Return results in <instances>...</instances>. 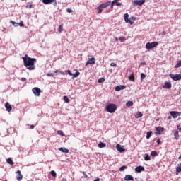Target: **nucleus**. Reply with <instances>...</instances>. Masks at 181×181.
Masks as SVG:
<instances>
[{"label":"nucleus","mask_w":181,"mask_h":181,"mask_svg":"<svg viewBox=\"0 0 181 181\" xmlns=\"http://www.w3.org/2000/svg\"><path fill=\"white\" fill-rule=\"evenodd\" d=\"M105 146H107L105 143L100 142L98 144V148H105Z\"/></svg>","instance_id":"26"},{"label":"nucleus","mask_w":181,"mask_h":181,"mask_svg":"<svg viewBox=\"0 0 181 181\" xmlns=\"http://www.w3.org/2000/svg\"><path fill=\"white\" fill-rule=\"evenodd\" d=\"M132 4L133 5H134V6H141V5H144V4H145V0H136L133 1Z\"/></svg>","instance_id":"8"},{"label":"nucleus","mask_w":181,"mask_h":181,"mask_svg":"<svg viewBox=\"0 0 181 181\" xmlns=\"http://www.w3.org/2000/svg\"><path fill=\"white\" fill-rule=\"evenodd\" d=\"M119 40H120V42H122L125 41L126 40L125 37H120L119 38Z\"/></svg>","instance_id":"43"},{"label":"nucleus","mask_w":181,"mask_h":181,"mask_svg":"<svg viewBox=\"0 0 181 181\" xmlns=\"http://www.w3.org/2000/svg\"><path fill=\"white\" fill-rule=\"evenodd\" d=\"M59 151H60V152H63L64 153H69V152H70V150H69V148H66L64 147L59 148Z\"/></svg>","instance_id":"19"},{"label":"nucleus","mask_w":181,"mask_h":181,"mask_svg":"<svg viewBox=\"0 0 181 181\" xmlns=\"http://www.w3.org/2000/svg\"><path fill=\"white\" fill-rule=\"evenodd\" d=\"M144 160H151V156L146 154L144 157Z\"/></svg>","instance_id":"39"},{"label":"nucleus","mask_w":181,"mask_h":181,"mask_svg":"<svg viewBox=\"0 0 181 181\" xmlns=\"http://www.w3.org/2000/svg\"><path fill=\"white\" fill-rule=\"evenodd\" d=\"M5 107L6 108V111H8V112H11L12 111V105L11 104H9V103H5Z\"/></svg>","instance_id":"15"},{"label":"nucleus","mask_w":181,"mask_h":181,"mask_svg":"<svg viewBox=\"0 0 181 181\" xmlns=\"http://www.w3.org/2000/svg\"><path fill=\"white\" fill-rule=\"evenodd\" d=\"M22 81H26V78H21Z\"/></svg>","instance_id":"53"},{"label":"nucleus","mask_w":181,"mask_h":181,"mask_svg":"<svg viewBox=\"0 0 181 181\" xmlns=\"http://www.w3.org/2000/svg\"><path fill=\"white\" fill-rule=\"evenodd\" d=\"M116 149L118 151V152H125V148H124V146H121L120 144H117Z\"/></svg>","instance_id":"12"},{"label":"nucleus","mask_w":181,"mask_h":181,"mask_svg":"<svg viewBox=\"0 0 181 181\" xmlns=\"http://www.w3.org/2000/svg\"><path fill=\"white\" fill-rule=\"evenodd\" d=\"M11 23H12V25H14L15 26H21V28H23L25 26V25L23 24V21H21L20 23H18L13 21H11Z\"/></svg>","instance_id":"14"},{"label":"nucleus","mask_w":181,"mask_h":181,"mask_svg":"<svg viewBox=\"0 0 181 181\" xmlns=\"http://www.w3.org/2000/svg\"><path fill=\"white\" fill-rule=\"evenodd\" d=\"M170 78H172L174 81H178L179 80L181 79V74H170Z\"/></svg>","instance_id":"5"},{"label":"nucleus","mask_w":181,"mask_h":181,"mask_svg":"<svg viewBox=\"0 0 181 181\" xmlns=\"http://www.w3.org/2000/svg\"><path fill=\"white\" fill-rule=\"evenodd\" d=\"M7 163H8V165H11V166H13L14 163L13 161L12 160V158H8L6 160Z\"/></svg>","instance_id":"24"},{"label":"nucleus","mask_w":181,"mask_h":181,"mask_svg":"<svg viewBox=\"0 0 181 181\" xmlns=\"http://www.w3.org/2000/svg\"><path fill=\"white\" fill-rule=\"evenodd\" d=\"M170 115H171V117H173V118L176 119L178 117H180L181 112H179L177 111H171V112H170Z\"/></svg>","instance_id":"6"},{"label":"nucleus","mask_w":181,"mask_h":181,"mask_svg":"<svg viewBox=\"0 0 181 181\" xmlns=\"http://www.w3.org/2000/svg\"><path fill=\"white\" fill-rule=\"evenodd\" d=\"M25 67L28 70H35V63H36V59L30 58L28 54L22 57Z\"/></svg>","instance_id":"1"},{"label":"nucleus","mask_w":181,"mask_h":181,"mask_svg":"<svg viewBox=\"0 0 181 181\" xmlns=\"http://www.w3.org/2000/svg\"><path fill=\"white\" fill-rule=\"evenodd\" d=\"M110 66H111V67H117V64H115V62H112L110 64Z\"/></svg>","instance_id":"45"},{"label":"nucleus","mask_w":181,"mask_h":181,"mask_svg":"<svg viewBox=\"0 0 181 181\" xmlns=\"http://www.w3.org/2000/svg\"><path fill=\"white\" fill-rule=\"evenodd\" d=\"M129 17V15L128 13H125L124 16V21L127 23H129L130 25H134V21H131L128 18Z\"/></svg>","instance_id":"9"},{"label":"nucleus","mask_w":181,"mask_h":181,"mask_svg":"<svg viewBox=\"0 0 181 181\" xmlns=\"http://www.w3.org/2000/svg\"><path fill=\"white\" fill-rule=\"evenodd\" d=\"M105 81V78H101L98 80V83H104Z\"/></svg>","instance_id":"38"},{"label":"nucleus","mask_w":181,"mask_h":181,"mask_svg":"<svg viewBox=\"0 0 181 181\" xmlns=\"http://www.w3.org/2000/svg\"><path fill=\"white\" fill-rule=\"evenodd\" d=\"M175 172H176L177 175H179V173H180V172H181V163L177 165Z\"/></svg>","instance_id":"22"},{"label":"nucleus","mask_w":181,"mask_h":181,"mask_svg":"<svg viewBox=\"0 0 181 181\" xmlns=\"http://www.w3.org/2000/svg\"><path fill=\"white\" fill-rule=\"evenodd\" d=\"M83 175H84V178L87 179V177H88V176L87 175V174L86 173V172L83 173Z\"/></svg>","instance_id":"47"},{"label":"nucleus","mask_w":181,"mask_h":181,"mask_svg":"<svg viewBox=\"0 0 181 181\" xmlns=\"http://www.w3.org/2000/svg\"><path fill=\"white\" fill-rule=\"evenodd\" d=\"M110 5H111V1H107L98 6L97 8L98 13H101L103 12V9H105V8H107Z\"/></svg>","instance_id":"2"},{"label":"nucleus","mask_w":181,"mask_h":181,"mask_svg":"<svg viewBox=\"0 0 181 181\" xmlns=\"http://www.w3.org/2000/svg\"><path fill=\"white\" fill-rule=\"evenodd\" d=\"M32 6H33L32 3H28V4L26 5L25 8H28V9H32Z\"/></svg>","instance_id":"36"},{"label":"nucleus","mask_w":181,"mask_h":181,"mask_svg":"<svg viewBox=\"0 0 181 181\" xmlns=\"http://www.w3.org/2000/svg\"><path fill=\"white\" fill-rule=\"evenodd\" d=\"M88 64H95V58L94 57L89 58L86 64V66H88Z\"/></svg>","instance_id":"11"},{"label":"nucleus","mask_w":181,"mask_h":181,"mask_svg":"<svg viewBox=\"0 0 181 181\" xmlns=\"http://www.w3.org/2000/svg\"><path fill=\"white\" fill-rule=\"evenodd\" d=\"M66 12H68V13H71L73 12V10H71L70 8H67Z\"/></svg>","instance_id":"46"},{"label":"nucleus","mask_w":181,"mask_h":181,"mask_svg":"<svg viewBox=\"0 0 181 181\" xmlns=\"http://www.w3.org/2000/svg\"><path fill=\"white\" fill-rule=\"evenodd\" d=\"M159 42H147L146 44V49H153V47H156V46H158Z\"/></svg>","instance_id":"4"},{"label":"nucleus","mask_w":181,"mask_h":181,"mask_svg":"<svg viewBox=\"0 0 181 181\" xmlns=\"http://www.w3.org/2000/svg\"><path fill=\"white\" fill-rule=\"evenodd\" d=\"M124 180H126V181H130V180L134 181V177L131 175H127L124 177Z\"/></svg>","instance_id":"20"},{"label":"nucleus","mask_w":181,"mask_h":181,"mask_svg":"<svg viewBox=\"0 0 181 181\" xmlns=\"http://www.w3.org/2000/svg\"><path fill=\"white\" fill-rule=\"evenodd\" d=\"M64 29H63V24L60 25L59 27V32H60V33H62V32H63Z\"/></svg>","instance_id":"41"},{"label":"nucleus","mask_w":181,"mask_h":181,"mask_svg":"<svg viewBox=\"0 0 181 181\" xmlns=\"http://www.w3.org/2000/svg\"><path fill=\"white\" fill-rule=\"evenodd\" d=\"M175 139H179V131H175L174 133Z\"/></svg>","instance_id":"27"},{"label":"nucleus","mask_w":181,"mask_h":181,"mask_svg":"<svg viewBox=\"0 0 181 181\" xmlns=\"http://www.w3.org/2000/svg\"><path fill=\"white\" fill-rule=\"evenodd\" d=\"M66 72L67 73V74H69V76H73V74L70 70H66Z\"/></svg>","instance_id":"44"},{"label":"nucleus","mask_w":181,"mask_h":181,"mask_svg":"<svg viewBox=\"0 0 181 181\" xmlns=\"http://www.w3.org/2000/svg\"><path fill=\"white\" fill-rule=\"evenodd\" d=\"M131 20H132V21H136V17H132V18H131Z\"/></svg>","instance_id":"50"},{"label":"nucleus","mask_w":181,"mask_h":181,"mask_svg":"<svg viewBox=\"0 0 181 181\" xmlns=\"http://www.w3.org/2000/svg\"><path fill=\"white\" fill-rule=\"evenodd\" d=\"M129 80L130 81H135V76H134V73L130 74V76H129Z\"/></svg>","instance_id":"25"},{"label":"nucleus","mask_w":181,"mask_h":181,"mask_svg":"<svg viewBox=\"0 0 181 181\" xmlns=\"http://www.w3.org/2000/svg\"><path fill=\"white\" fill-rule=\"evenodd\" d=\"M33 93L36 95V97H40V93H42V90L39 88H33Z\"/></svg>","instance_id":"7"},{"label":"nucleus","mask_w":181,"mask_h":181,"mask_svg":"<svg viewBox=\"0 0 181 181\" xmlns=\"http://www.w3.org/2000/svg\"><path fill=\"white\" fill-rule=\"evenodd\" d=\"M53 2H54L55 5H57V0H42V3L45 5H49V4H53Z\"/></svg>","instance_id":"10"},{"label":"nucleus","mask_w":181,"mask_h":181,"mask_svg":"<svg viewBox=\"0 0 181 181\" xmlns=\"http://www.w3.org/2000/svg\"><path fill=\"white\" fill-rule=\"evenodd\" d=\"M168 119H172V116H168Z\"/></svg>","instance_id":"54"},{"label":"nucleus","mask_w":181,"mask_h":181,"mask_svg":"<svg viewBox=\"0 0 181 181\" xmlns=\"http://www.w3.org/2000/svg\"><path fill=\"white\" fill-rule=\"evenodd\" d=\"M121 5H122V3H119L118 1L116 2L117 6H121Z\"/></svg>","instance_id":"48"},{"label":"nucleus","mask_w":181,"mask_h":181,"mask_svg":"<svg viewBox=\"0 0 181 181\" xmlns=\"http://www.w3.org/2000/svg\"><path fill=\"white\" fill-rule=\"evenodd\" d=\"M73 78H76V77H78L80 76V72L76 71L75 74H72Z\"/></svg>","instance_id":"30"},{"label":"nucleus","mask_w":181,"mask_h":181,"mask_svg":"<svg viewBox=\"0 0 181 181\" xmlns=\"http://www.w3.org/2000/svg\"><path fill=\"white\" fill-rule=\"evenodd\" d=\"M179 67H181V61H179V62L175 66V69H179Z\"/></svg>","instance_id":"37"},{"label":"nucleus","mask_w":181,"mask_h":181,"mask_svg":"<svg viewBox=\"0 0 181 181\" xmlns=\"http://www.w3.org/2000/svg\"><path fill=\"white\" fill-rule=\"evenodd\" d=\"M151 136H152V131H150V132H147L146 139H149V138H151Z\"/></svg>","instance_id":"29"},{"label":"nucleus","mask_w":181,"mask_h":181,"mask_svg":"<svg viewBox=\"0 0 181 181\" xmlns=\"http://www.w3.org/2000/svg\"><path fill=\"white\" fill-rule=\"evenodd\" d=\"M156 131H157V132H158V133L156 132V134L157 135H160V133L162 132V131H163V127H156Z\"/></svg>","instance_id":"21"},{"label":"nucleus","mask_w":181,"mask_h":181,"mask_svg":"<svg viewBox=\"0 0 181 181\" xmlns=\"http://www.w3.org/2000/svg\"><path fill=\"white\" fill-rule=\"evenodd\" d=\"M126 87L124 85L117 86L115 88V91H121V90H125Z\"/></svg>","instance_id":"18"},{"label":"nucleus","mask_w":181,"mask_h":181,"mask_svg":"<svg viewBox=\"0 0 181 181\" xmlns=\"http://www.w3.org/2000/svg\"><path fill=\"white\" fill-rule=\"evenodd\" d=\"M51 175L52 177H56L57 176V174L54 172V170H52Z\"/></svg>","instance_id":"35"},{"label":"nucleus","mask_w":181,"mask_h":181,"mask_svg":"<svg viewBox=\"0 0 181 181\" xmlns=\"http://www.w3.org/2000/svg\"><path fill=\"white\" fill-rule=\"evenodd\" d=\"M160 142H162V141H160L159 139H157V144L158 145H159V144H160Z\"/></svg>","instance_id":"49"},{"label":"nucleus","mask_w":181,"mask_h":181,"mask_svg":"<svg viewBox=\"0 0 181 181\" xmlns=\"http://www.w3.org/2000/svg\"><path fill=\"white\" fill-rule=\"evenodd\" d=\"M57 132L58 135H61V136H66V135H64V133L63 132L62 130H58Z\"/></svg>","instance_id":"28"},{"label":"nucleus","mask_w":181,"mask_h":181,"mask_svg":"<svg viewBox=\"0 0 181 181\" xmlns=\"http://www.w3.org/2000/svg\"><path fill=\"white\" fill-rule=\"evenodd\" d=\"M143 114L141 112H138L135 114V118H142Z\"/></svg>","instance_id":"23"},{"label":"nucleus","mask_w":181,"mask_h":181,"mask_svg":"<svg viewBox=\"0 0 181 181\" xmlns=\"http://www.w3.org/2000/svg\"><path fill=\"white\" fill-rule=\"evenodd\" d=\"M62 181H67L66 178H62Z\"/></svg>","instance_id":"56"},{"label":"nucleus","mask_w":181,"mask_h":181,"mask_svg":"<svg viewBox=\"0 0 181 181\" xmlns=\"http://www.w3.org/2000/svg\"><path fill=\"white\" fill-rule=\"evenodd\" d=\"M151 156H158V152L156 151H153L151 153Z\"/></svg>","instance_id":"34"},{"label":"nucleus","mask_w":181,"mask_h":181,"mask_svg":"<svg viewBox=\"0 0 181 181\" xmlns=\"http://www.w3.org/2000/svg\"><path fill=\"white\" fill-rule=\"evenodd\" d=\"M162 35L163 36H165V35H166V31H163Z\"/></svg>","instance_id":"52"},{"label":"nucleus","mask_w":181,"mask_h":181,"mask_svg":"<svg viewBox=\"0 0 181 181\" xmlns=\"http://www.w3.org/2000/svg\"><path fill=\"white\" fill-rule=\"evenodd\" d=\"M33 128H35V125H30V129H33Z\"/></svg>","instance_id":"51"},{"label":"nucleus","mask_w":181,"mask_h":181,"mask_svg":"<svg viewBox=\"0 0 181 181\" xmlns=\"http://www.w3.org/2000/svg\"><path fill=\"white\" fill-rule=\"evenodd\" d=\"M146 77V75H145L144 73L141 74V79L144 80Z\"/></svg>","instance_id":"42"},{"label":"nucleus","mask_w":181,"mask_h":181,"mask_svg":"<svg viewBox=\"0 0 181 181\" xmlns=\"http://www.w3.org/2000/svg\"><path fill=\"white\" fill-rule=\"evenodd\" d=\"M16 173L17 174V176H16L17 180L21 181L23 179V175H22V174L21 173V170H17Z\"/></svg>","instance_id":"13"},{"label":"nucleus","mask_w":181,"mask_h":181,"mask_svg":"<svg viewBox=\"0 0 181 181\" xmlns=\"http://www.w3.org/2000/svg\"><path fill=\"white\" fill-rule=\"evenodd\" d=\"M144 170H145V168H144L141 165H139L135 168V172H136L137 173H141V172H144Z\"/></svg>","instance_id":"16"},{"label":"nucleus","mask_w":181,"mask_h":181,"mask_svg":"<svg viewBox=\"0 0 181 181\" xmlns=\"http://www.w3.org/2000/svg\"><path fill=\"white\" fill-rule=\"evenodd\" d=\"M126 105L127 107H132V105H134V103L132 101H128L127 103H126Z\"/></svg>","instance_id":"32"},{"label":"nucleus","mask_w":181,"mask_h":181,"mask_svg":"<svg viewBox=\"0 0 181 181\" xmlns=\"http://www.w3.org/2000/svg\"><path fill=\"white\" fill-rule=\"evenodd\" d=\"M119 0H113L112 3H110L111 8H114V4H116V2H118Z\"/></svg>","instance_id":"40"},{"label":"nucleus","mask_w":181,"mask_h":181,"mask_svg":"<svg viewBox=\"0 0 181 181\" xmlns=\"http://www.w3.org/2000/svg\"><path fill=\"white\" fill-rule=\"evenodd\" d=\"M115 40H116V42L118 41V38H117V37H115Z\"/></svg>","instance_id":"58"},{"label":"nucleus","mask_w":181,"mask_h":181,"mask_svg":"<svg viewBox=\"0 0 181 181\" xmlns=\"http://www.w3.org/2000/svg\"><path fill=\"white\" fill-rule=\"evenodd\" d=\"M179 131H181V127L179 129Z\"/></svg>","instance_id":"59"},{"label":"nucleus","mask_w":181,"mask_h":181,"mask_svg":"<svg viewBox=\"0 0 181 181\" xmlns=\"http://www.w3.org/2000/svg\"><path fill=\"white\" fill-rule=\"evenodd\" d=\"M163 88H168V90H170V88H172V83H170V82H165Z\"/></svg>","instance_id":"17"},{"label":"nucleus","mask_w":181,"mask_h":181,"mask_svg":"<svg viewBox=\"0 0 181 181\" xmlns=\"http://www.w3.org/2000/svg\"><path fill=\"white\" fill-rule=\"evenodd\" d=\"M106 111L110 114H113L115 111H117V105L114 103H110L106 106Z\"/></svg>","instance_id":"3"},{"label":"nucleus","mask_w":181,"mask_h":181,"mask_svg":"<svg viewBox=\"0 0 181 181\" xmlns=\"http://www.w3.org/2000/svg\"><path fill=\"white\" fill-rule=\"evenodd\" d=\"M64 101L65 102V103H70V99H69V97H67V96H64Z\"/></svg>","instance_id":"31"},{"label":"nucleus","mask_w":181,"mask_h":181,"mask_svg":"<svg viewBox=\"0 0 181 181\" xmlns=\"http://www.w3.org/2000/svg\"><path fill=\"white\" fill-rule=\"evenodd\" d=\"M178 159H180V160H181V155L178 157Z\"/></svg>","instance_id":"57"},{"label":"nucleus","mask_w":181,"mask_h":181,"mask_svg":"<svg viewBox=\"0 0 181 181\" xmlns=\"http://www.w3.org/2000/svg\"><path fill=\"white\" fill-rule=\"evenodd\" d=\"M125 169H128V167H127L126 165H123L119 169V170L120 172H123V170H125Z\"/></svg>","instance_id":"33"},{"label":"nucleus","mask_w":181,"mask_h":181,"mask_svg":"<svg viewBox=\"0 0 181 181\" xmlns=\"http://www.w3.org/2000/svg\"><path fill=\"white\" fill-rule=\"evenodd\" d=\"M94 181H100V178H96Z\"/></svg>","instance_id":"55"}]
</instances>
